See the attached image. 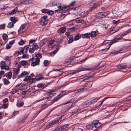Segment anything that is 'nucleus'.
Masks as SVG:
<instances>
[{
	"instance_id": "obj_1",
	"label": "nucleus",
	"mask_w": 131,
	"mask_h": 131,
	"mask_svg": "<svg viewBox=\"0 0 131 131\" xmlns=\"http://www.w3.org/2000/svg\"><path fill=\"white\" fill-rule=\"evenodd\" d=\"M28 62L30 63L31 62V66L35 67L36 66L39 65L40 64L39 60H37L36 58H32L28 60Z\"/></svg>"
},
{
	"instance_id": "obj_2",
	"label": "nucleus",
	"mask_w": 131,
	"mask_h": 131,
	"mask_svg": "<svg viewBox=\"0 0 131 131\" xmlns=\"http://www.w3.org/2000/svg\"><path fill=\"white\" fill-rule=\"evenodd\" d=\"M6 62L4 61H2L0 63V67L1 69H5L8 70L9 69V67L6 64Z\"/></svg>"
},
{
	"instance_id": "obj_3",
	"label": "nucleus",
	"mask_w": 131,
	"mask_h": 131,
	"mask_svg": "<svg viewBox=\"0 0 131 131\" xmlns=\"http://www.w3.org/2000/svg\"><path fill=\"white\" fill-rule=\"evenodd\" d=\"M23 81H29V83L31 84L33 82H35V79L34 78H31V77L30 76H27L23 80Z\"/></svg>"
},
{
	"instance_id": "obj_4",
	"label": "nucleus",
	"mask_w": 131,
	"mask_h": 131,
	"mask_svg": "<svg viewBox=\"0 0 131 131\" xmlns=\"http://www.w3.org/2000/svg\"><path fill=\"white\" fill-rule=\"evenodd\" d=\"M92 85L91 84H89L83 86L82 88L78 90H80V91H85L89 90L91 86Z\"/></svg>"
},
{
	"instance_id": "obj_5",
	"label": "nucleus",
	"mask_w": 131,
	"mask_h": 131,
	"mask_svg": "<svg viewBox=\"0 0 131 131\" xmlns=\"http://www.w3.org/2000/svg\"><path fill=\"white\" fill-rule=\"evenodd\" d=\"M73 9V13L75 15H77L79 13L81 10V7L79 6L74 7Z\"/></svg>"
},
{
	"instance_id": "obj_6",
	"label": "nucleus",
	"mask_w": 131,
	"mask_h": 131,
	"mask_svg": "<svg viewBox=\"0 0 131 131\" xmlns=\"http://www.w3.org/2000/svg\"><path fill=\"white\" fill-rule=\"evenodd\" d=\"M19 63L23 66H25L24 67L26 68H27L28 67V65L30 64V63L28 62V60L27 61L25 60L21 61L19 62Z\"/></svg>"
},
{
	"instance_id": "obj_7",
	"label": "nucleus",
	"mask_w": 131,
	"mask_h": 131,
	"mask_svg": "<svg viewBox=\"0 0 131 131\" xmlns=\"http://www.w3.org/2000/svg\"><path fill=\"white\" fill-rule=\"evenodd\" d=\"M47 16H45L41 18V24L42 25L46 24L47 23Z\"/></svg>"
},
{
	"instance_id": "obj_8",
	"label": "nucleus",
	"mask_w": 131,
	"mask_h": 131,
	"mask_svg": "<svg viewBox=\"0 0 131 131\" xmlns=\"http://www.w3.org/2000/svg\"><path fill=\"white\" fill-rule=\"evenodd\" d=\"M58 8L60 10L65 12L68 10L69 8V6H62L60 5L58 6Z\"/></svg>"
},
{
	"instance_id": "obj_9",
	"label": "nucleus",
	"mask_w": 131,
	"mask_h": 131,
	"mask_svg": "<svg viewBox=\"0 0 131 131\" xmlns=\"http://www.w3.org/2000/svg\"><path fill=\"white\" fill-rule=\"evenodd\" d=\"M105 13H104L102 12H99L96 14V16L97 18H103L104 16H105Z\"/></svg>"
},
{
	"instance_id": "obj_10",
	"label": "nucleus",
	"mask_w": 131,
	"mask_h": 131,
	"mask_svg": "<svg viewBox=\"0 0 131 131\" xmlns=\"http://www.w3.org/2000/svg\"><path fill=\"white\" fill-rule=\"evenodd\" d=\"M92 124L94 127L95 128H98L102 125L101 123L99 122L98 121H94Z\"/></svg>"
},
{
	"instance_id": "obj_11",
	"label": "nucleus",
	"mask_w": 131,
	"mask_h": 131,
	"mask_svg": "<svg viewBox=\"0 0 131 131\" xmlns=\"http://www.w3.org/2000/svg\"><path fill=\"white\" fill-rule=\"evenodd\" d=\"M66 30V28L65 27H62L59 28L57 30V32L59 33H63Z\"/></svg>"
},
{
	"instance_id": "obj_12",
	"label": "nucleus",
	"mask_w": 131,
	"mask_h": 131,
	"mask_svg": "<svg viewBox=\"0 0 131 131\" xmlns=\"http://www.w3.org/2000/svg\"><path fill=\"white\" fill-rule=\"evenodd\" d=\"M90 33H86L84 34L81 35V36L83 38H89L90 37Z\"/></svg>"
},
{
	"instance_id": "obj_13",
	"label": "nucleus",
	"mask_w": 131,
	"mask_h": 131,
	"mask_svg": "<svg viewBox=\"0 0 131 131\" xmlns=\"http://www.w3.org/2000/svg\"><path fill=\"white\" fill-rule=\"evenodd\" d=\"M19 85V84H17V85L15 87V88L13 89L12 90V91L10 92V93L12 94L13 95L14 94L17 92L18 91V89L16 88L17 87H18Z\"/></svg>"
},
{
	"instance_id": "obj_14",
	"label": "nucleus",
	"mask_w": 131,
	"mask_h": 131,
	"mask_svg": "<svg viewBox=\"0 0 131 131\" xmlns=\"http://www.w3.org/2000/svg\"><path fill=\"white\" fill-rule=\"evenodd\" d=\"M28 74V73L26 71H24L19 76H18V78H20L23 77L25 76Z\"/></svg>"
},
{
	"instance_id": "obj_15",
	"label": "nucleus",
	"mask_w": 131,
	"mask_h": 131,
	"mask_svg": "<svg viewBox=\"0 0 131 131\" xmlns=\"http://www.w3.org/2000/svg\"><path fill=\"white\" fill-rule=\"evenodd\" d=\"M68 125L67 124H66L63 125L59 127V129L61 131H64L65 129L68 127Z\"/></svg>"
},
{
	"instance_id": "obj_16",
	"label": "nucleus",
	"mask_w": 131,
	"mask_h": 131,
	"mask_svg": "<svg viewBox=\"0 0 131 131\" xmlns=\"http://www.w3.org/2000/svg\"><path fill=\"white\" fill-rule=\"evenodd\" d=\"M25 27L24 26H21L18 30L19 32L20 33H23L25 32Z\"/></svg>"
},
{
	"instance_id": "obj_17",
	"label": "nucleus",
	"mask_w": 131,
	"mask_h": 131,
	"mask_svg": "<svg viewBox=\"0 0 131 131\" xmlns=\"http://www.w3.org/2000/svg\"><path fill=\"white\" fill-rule=\"evenodd\" d=\"M3 81L4 82V84L5 85H7L10 83L9 81L6 78H4L3 79Z\"/></svg>"
},
{
	"instance_id": "obj_18",
	"label": "nucleus",
	"mask_w": 131,
	"mask_h": 131,
	"mask_svg": "<svg viewBox=\"0 0 131 131\" xmlns=\"http://www.w3.org/2000/svg\"><path fill=\"white\" fill-rule=\"evenodd\" d=\"M12 73L11 72H9L6 75V77L9 79H10L12 77Z\"/></svg>"
},
{
	"instance_id": "obj_19",
	"label": "nucleus",
	"mask_w": 131,
	"mask_h": 131,
	"mask_svg": "<svg viewBox=\"0 0 131 131\" xmlns=\"http://www.w3.org/2000/svg\"><path fill=\"white\" fill-rule=\"evenodd\" d=\"M36 57V59L37 60H39V61L40 62V59L41 58L42 56L41 54H37L35 55Z\"/></svg>"
},
{
	"instance_id": "obj_20",
	"label": "nucleus",
	"mask_w": 131,
	"mask_h": 131,
	"mask_svg": "<svg viewBox=\"0 0 131 131\" xmlns=\"http://www.w3.org/2000/svg\"><path fill=\"white\" fill-rule=\"evenodd\" d=\"M17 8L15 7L12 12L9 13L10 15H13L15 14L17 12Z\"/></svg>"
},
{
	"instance_id": "obj_21",
	"label": "nucleus",
	"mask_w": 131,
	"mask_h": 131,
	"mask_svg": "<svg viewBox=\"0 0 131 131\" xmlns=\"http://www.w3.org/2000/svg\"><path fill=\"white\" fill-rule=\"evenodd\" d=\"M35 49L32 47V45H30V47L29 48V52L31 53H33L35 50Z\"/></svg>"
},
{
	"instance_id": "obj_22",
	"label": "nucleus",
	"mask_w": 131,
	"mask_h": 131,
	"mask_svg": "<svg viewBox=\"0 0 131 131\" xmlns=\"http://www.w3.org/2000/svg\"><path fill=\"white\" fill-rule=\"evenodd\" d=\"M30 47V45L29 44L27 45V46H25L24 47L23 49L25 53H26L28 49H29V47Z\"/></svg>"
},
{
	"instance_id": "obj_23",
	"label": "nucleus",
	"mask_w": 131,
	"mask_h": 131,
	"mask_svg": "<svg viewBox=\"0 0 131 131\" xmlns=\"http://www.w3.org/2000/svg\"><path fill=\"white\" fill-rule=\"evenodd\" d=\"M29 3V1L27 0H21L20 2V4L26 5Z\"/></svg>"
},
{
	"instance_id": "obj_24",
	"label": "nucleus",
	"mask_w": 131,
	"mask_h": 131,
	"mask_svg": "<svg viewBox=\"0 0 131 131\" xmlns=\"http://www.w3.org/2000/svg\"><path fill=\"white\" fill-rule=\"evenodd\" d=\"M86 127V128L88 129H94L93 128L94 127L92 124L87 125Z\"/></svg>"
},
{
	"instance_id": "obj_25",
	"label": "nucleus",
	"mask_w": 131,
	"mask_h": 131,
	"mask_svg": "<svg viewBox=\"0 0 131 131\" xmlns=\"http://www.w3.org/2000/svg\"><path fill=\"white\" fill-rule=\"evenodd\" d=\"M90 101H86L84 104V106L85 107H88L91 104Z\"/></svg>"
},
{
	"instance_id": "obj_26",
	"label": "nucleus",
	"mask_w": 131,
	"mask_h": 131,
	"mask_svg": "<svg viewBox=\"0 0 131 131\" xmlns=\"http://www.w3.org/2000/svg\"><path fill=\"white\" fill-rule=\"evenodd\" d=\"M59 1H54L52 3V5L53 6H57L59 5Z\"/></svg>"
},
{
	"instance_id": "obj_27",
	"label": "nucleus",
	"mask_w": 131,
	"mask_h": 131,
	"mask_svg": "<svg viewBox=\"0 0 131 131\" xmlns=\"http://www.w3.org/2000/svg\"><path fill=\"white\" fill-rule=\"evenodd\" d=\"M14 26V23L12 22L9 23L7 25V27L9 28H12Z\"/></svg>"
},
{
	"instance_id": "obj_28",
	"label": "nucleus",
	"mask_w": 131,
	"mask_h": 131,
	"mask_svg": "<svg viewBox=\"0 0 131 131\" xmlns=\"http://www.w3.org/2000/svg\"><path fill=\"white\" fill-rule=\"evenodd\" d=\"M10 19L12 21V22L14 24L17 21L16 18L14 17H10Z\"/></svg>"
},
{
	"instance_id": "obj_29",
	"label": "nucleus",
	"mask_w": 131,
	"mask_h": 131,
	"mask_svg": "<svg viewBox=\"0 0 131 131\" xmlns=\"http://www.w3.org/2000/svg\"><path fill=\"white\" fill-rule=\"evenodd\" d=\"M97 35V34L95 31H92L90 33V36L92 37H95Z\"/></svg>"
},
{
	"instance_id": "obj_30",
	"label": "nucleus",
	"mask_w": 131,
	"mask_h": 131,
	"mask_svg": "<svg viewBox=\"0 0 131 131\" xmlns=\"http://www.w3.org/2000/svg\"><path fill=\"white\" fill-rule=\"evenodd\" d=\"M73 41V37L72 36H70L68 40V43H70L72 42Z\"/></svg>"
},
{
	"instance_id": "obj_31",
	"label": "nucleus",
	"mask_w": 131,
	"mask_h": 131,
	"mask_svg": "<svg viewBox=\"0 0 131 131\" xmlns=\"http://www.w3.org/2000/svg\"><path fill=\"white\" fill-rule=\"evenodd\" d=\"M32 47L35 49H37L39 47L37 43H34L32 46Z\"/></svg>"
},
{
	"instance_id": "obj_32",
	"label": "nucleus",
	"mask_w": 131,
	"mask_h": 131,
	"mask_svg": "<svg viewBox=\"0 0 131 131\" xmlns=\"http://www.w3.org/2000/svg\"><path fill=\"white\" fill-rule=\"evenodd\" d=\"M89 13L88 11H85L81 13V15L83 17H84L85 16L87 15H88Z\"/></svg>"
},
{
	"instance_id": "obj_33",
	"label": "nucleus",
	"mask_w": 131,
	"mask_h": 131,
	"mask_svg": "<svg viewBox=\"0 0 131 131\" xmlns=\"http://www.w3.org/2000/svg\"><path fill=\"white\" fill-rule=\"evenodd\" d=\"M126 67V66L122 64H120L118 66V68L120 69H124Z\"/></svg>"
},
{
	"instance_id": "obj_34",
	"label": "nucleus",
	"mask_w": 131,
	"mask_h": 131,
	"mask_svg": "<svg viewBox=\"0 0 131 131\" xmlns=\"http://www.w3.org/2000/svg\"><path fill=\"white\" fill-rule=\"evenodd\" d=\"M101 97H96L92 101H90L91 102V104L94 103L95 102H96V101L99 99Z\"/></svg>"
},
{
	"instance_id": "obj_35",
	"label": "nucleus",
	"mask_w": 131,
	"mask_h": 131,
	"mask_svg": "<svg viewBox=\"0 0 131 131\" xmlns=\"http://www.w3.org/2000/svg\"><path fill=\"white\" fill-rule=\"evenodd\" d=\"M44 66L46 67H47L49 64L48 61L47 60H45L43 62Z\"/></svg>"
},
{
	"instance_id": "obj_36",
	"label": "nucleus",
	"mask_w": 131,
	"mask_h": 131,
	"mask_svg": "<svg viewBox=\"0 0 131 131\" xmlns=\"http://www.w3.org/2000/svg\"><path fill=\"white\" fill-rule=\"evenodd\" d=\"M61 97L60 96V95H59L55 97L53 99V102H52V103L55 102L57 101L61 98Z\"/></svg>"
},
{
	"instance_id": "obj_37",
	"label": "nucleus",
	"mask_w": 131,
	"mask_h": 131,
	"mask_svg": "<svg viewBox=\"0 0 131 131\" xmlns=\"http://www.w3.org/2000/svg\"><path fill=\"white\" fill-rule=\"evenodd\" d=\"M81 35L79 36V35H76L74 37V39L75 40H79L81 38Z\"/></svg>"
},
{
	"instance_id": "obj_38",
	"label": "nucleus",
	"mask_w": 131,
	"mask_h": 131,
	"mask_svg": "<svg viewBox=\"0 0 131 131\" xmlns=\"http://www.w3.org/2000/svg\"><path fill=\"white\" fill-rule=\"evenodd\" d=\"M78 70H79V71H82L83 70H89V69L87 68H85L83 67H81L79 68L78 69Z\"/></svg>"
},
{
	"instance_id": "obj_39",
	"label": "nucleus",
	"mask_w": 131,
	"mask_h": 131,
	"mask_svg": "<svg viewBox=\"0 0 131 131\" xmlns=\"http://www.w3.org/2000/svg\"><path fill=\"white\" fill-rule=\"evenodd\" d=\"M39 44L40 46H42L45 44L44 40H41L39 42Z\"/></svg>"
},
{
	"instance_id": "obj_40",
	"label": "nucleus",
	"mask_w": 131,
	"mask_h": 131,
	"mask_svg": "<svg viewBox=\"0 0 131 131\" xmlns=\"http://www.w3.org/2000/svg\"><path fill=\"white\" fill-rule=\"evenodd\" d=\"M37 86L38 88H44L45 87V85L42 84H38Z\"/></svg>"
},
{
	"instance_id": "obj_41",
	"label": "nucleus",
	"mask_w": 131,
	"mask_h": 131,
	"mask_svg": "<svg viewBox=\"0 0 131 131\" xmlns=\"http://www.w3.org/2000/svg\"><path fill=\"white\" fill-rule=\"evenodd\" d=\"M6 25L5 24H3L0 25V29H5Z\"/></svg>"
},
{
	"instance_id": "obj_42",
	"label": "nucleus",
	"mask_w": 131,
	"mask_h": 131,
	"mask_svg": "<svg viewBox=\"0 0 131 131\" xmlns=\"http://www.w3.org/2000/svg\"><path fill=\"white\" fill-rule=\"evenodd\" d=\"M66 93V91H61L60 93L61 96H62L65 95Z\"/></svg>"
},
{
	"instance_id": "obj_43",
	"label": "nucleus",
	"mask_w": 131,
	"mask_h": 131,
	"mask_svg": "<svg viewBox=\"0 0 131 131\" xmlns=\"http://www.w3.org/2000/svg\"><path fill=\"white\" fill-rule=\"evenodd\" d=\"M43 78H44L42 77H39L38 78H36V76L35 77V80H36L37 81H38L40 80Z\"/></svg>"
},
{
	"instance_id": "obj_44",
	"label": "nucleus",
	"mask_w": 131,
	"mask_h": 131,
	"mask_svg": "<svg viewBox=\"0 0 131 131\" xmlns=\"http://www.w3.org/2000/svg\"><path fill=\"white\" fill-rule=\"evenodd\" d=\"M24 104V102H22L19 104H17V106L18 107H20L22 106Z\"/></svg>"
},
{
	"instance_id": "obj_45",
	"label": "nucleus",
	"mask_w": 131,
	"mask_h": 131,
	"mask_svg": "<svg viewBox=\"0 0 131 131\" xmlns=\"http://www.w3.org/2000/svg\"><path fill=\"white\" fill-rule=\"evenodd\" d=\"M7 35L5 34H4L2 36L3 40H5L7 38Z\"/></svg>"
},
{
	"instance_id": "obj_46",
	"label": "nucleus",
	"mask_w": 131,
	"mask_h": 131,
	"mask_svg": "<svg viewBox=\"0 0 131 131\" xmlns=\"http://www.w3.org/2000/svg\"><path fill=\"white\" fill-rule=\"evenodd\" d=\"M98 6V5L96 3H94L91 7L92 9L95 8Z\"/></svg>"
},
{
	"instance_id": "obj_47",
	"label": "nucleus",
	"mask_w": 131,
	"mask_h": 131,
	"mask_svg": "<svg viewBox=\"0 0 131 131\" xmlns=\"http://www.w3.org/2000/svg\"><path fill=\"white\" fill-rule=\"evenodd\" d=\"M8 104H3L2 106V108L5 109L8 107Z\"/></svg>"
},
{
	"instance_id": "obj_48",
	"label": "nucleus",
	"mask_w": 131,
	"mask_h": 131,
	"mask_svg": "<svg viewBox=\"0 0 131 131\" xmlns=\"http://www.w3.org/2000/svg\"><path fill=\"white\" fill-rule=\"evenodd\" d=\"M122 37L120 36V37L116 38L115 39H114L113 41H114V42H117L118 40L121 39Z\"/></svg>"
},
{
	"instance_id": "obj_49",
	"label": "nucleus",
	"mask_w": 131,
	"mask_h": 131,
	"mask_svg": "<svg viewBox=\"0 0 131 131\" xmlns=\"http://www.w3.org/2000/svg\"><path fill=\"white\" fill-rule=\"evenodd\" d=\"M19 50L20 51H18L19 54H21L23 53L24 50L23 48L21 49V50L20 49Z\"/></svg>"
},
{
	"instance_id": "obj_50",
	"label": "nucleus",
	"mask_w": 131,
	"mask_h": 131,
	"mask_svg": "<svg viewBox=\"0 0 131 131\" xmlns=\"http://www.w3.org/2000/svg\"><path fill=\"white\" fill-rule=\"evenodd\" d=\"M86 59H84L78 62L77 63L78 64H81L83 62H84Z\"/></svg>"
},
{
	"instance_id": "obj_51",
	"label": "nucleus",
	"mask_w": 131,
	"mask_h": 131,
	"mask_svg": "<svg viewBox=\"0 0 131 131\" xmlns=\"http://www.w3.org/2000/svg\"><path fill=\"white\" fill-rule=\"evenodd\" d=\"M111 98V97H105V98H104L102 100V101L101 103L99 105V106H100L101 105H102L103 103V102L105 100L108 99V98Z\"/></svg>"
},
{
	"instance_id": "obj_52",
	"label": "nucleus",
	"mask_w": 131,
	"mask_h": 131,
	"mask_svg": "<svg viewBox=\"0 0 131 131\" xmlns=\"http://www.w3.org/2000/svg\"><path fill=\"white\" fill-rule=\"evenodd\" d=\"M25 43L23 40L21 39L19 42L18 44L20 45H22Z\"/></svg>"
},
{
	"instance_id": "obj_53",
	"label": "nucleus",
	"mask_w": 131,
	"mask_h": 131,
	"mask_svg": "<svg viewBox=\"0 0 131 131\" xmlns=\"http://www.w3.org/2000/svg\"><path fill=\"white\" fill-rule=\"evenodd\" d=\"M65 17L64 14L62 15L59 18V20H61L63 19Z\"/></svg>"
},
{
	"instance_id": "obj_54",
	"label": "nucleus",
	"mask_w": 131,
	"mask_h": 131,
	"mask_svg": "<svg viewBox=\"0 0 131 131\" xmlns=\"http://www.w3.org/2000/svg\"><path fill=\"white\" fill-rule=\"evenodd\" d=\"M92 77V76H88L85 77L83 78V81H84L85 80L88 79L89 78H91Z\"/></svg>"
},
{
	"instance_id": "obj_55",
	"label": "nucleus",
	"mask_w": 131,
	"mask_h": 131,
	"mask_svg": "<svg viewBox=\"0 0 131 131\" xmlns=\"http://www.w3.org/2000/svg\"><path fill=\"white\" fill-rule=\"evenodd\" d=\"M62 39L61 38H59L57 39L56 41L58 44L60 43L62 41Z\"/></svg>"
},
{
	"instance_id": "obj_56",
	"label": "nucleus",
	"mask_w": 131,
	"mask_h": 131,
	"mask_svg": "<svg viewBox=\"0 0 131 131\" xmlns=\"http://www.w3.org/2000/svg\"><path fill=\"white\" fill-rule=\"evenodd\" d=\"M20 69H19L17 68L15 70V73L16 74H18L19 72Z\"/></svg>"
},
{
	"instance_id": "obj_57",
	"label": "nucleus",
	"mask_w": 131,
	"mask_h": 131,
	"mask_svg": "<svg viewBox=\"0 0 131 131\" xmlns=\"http://www.w3.org/2000/svg\"><path fill=\"white\" fill-rule=\"evenodd\" d=\"M59 49L58 48H57L55 50H54L52 52V53H53V54H55L58 51Z\"/></svg>"
},
{
	"instance_id": "obj_58",
	"label": "nucleus",
	"mask_w": 131,
	"mask_h": 131,
	"mask_svg": "<svg viewBox=\"0 0 131 131\" xmlns=\"http://www.w3.org/2000/svg\"><path fill=\"white\" fill-rule=\"evenodd\" d=\"M51 126L49 124L46 126L44 127V129L46 130L50 126Z\"/></svg>"
},
{
	"instance_id": "obj_59",
	"label": "nucleus",
	"mask_w": 131,
	"mask_h": 131,
	"mask_svg": "<svg viewBox=\"0 0 131 131\" xmlns=\"http://www.w3.org/2000/svg\"><path fill=\"white\" fill-rule=\"evenodd\" d=\"M48 10L45 9H43L41 10L42 13H47Z\"/></svg>"
},
{
	"instance_id": "obj_60",
	"label": "nucleus",
	"mask_w": 131,
	"mask_h": 131,
	"mask_svg": "<svg viewBox=\"0 0 131 131\" xmlns=\"http://www.w3.org/2000/svg\"><path fill=\"white\" fill-rule=\"evenodd\" d=\"M47 13L48 15H51V14H52L53 13V12L52 11H51V10L49 11L48 10Z\"/></svg>"
},
{
	"instance_id": "obj_61",
	"label": "nucleus",
	"mask_w": 131,
	"mask_h": 131,
	"mask_svg": "<svg viewBox=\"0 0 131 131\" xmlns=\"http://www.w3.org/2000/svg\"><path fill=\"white\" fill-rule=\"evenodd\" d=\"M48 106V105H47L46 104H45L42 105V108L43 109H44L45 108H46Z\"/></svg>"
},
{
	"instance_id": "obj_62",
	"label": "nucleus",
	"mask_w": 131,
	"mask_h": 131,
	"mask_svg": "<svg viewBox=\"0 0 131 131\" xmlns=\"http://www.w3.org/2000/svg\"><path fill=\"white\" fill-rule=\"evenodd\" d=\"M78 112V110L75 111L73 112L72 113V115H75L76 114H77Z\"/></svg>"
},
{
	"instance_id": "obj_63",
	"label": "nucleus",
	"mask_w": 131,
	"mask_h": 131,
	"mask_svg": "<svg viewBox=\"0 0 131 131\" xmlns=\"http://www.w3.org/2000/svg\"><path fill=\"white\" fill-rule=\"evenodd\" d=\"M36 40L35 39H30L29 41V42L30 43H32L33 42H35Z\"/></svg>"
},
{
	"instance_id": "obj_64",
	"label": "nucleus",
	"mask_w": 131,
	"mask_h": 131,
	"mask_svg": "<svg viewBox=\"0 0 131 131\" xmlns=\"http://www.w3.org/2000/svg\"><path fill=\"white\" fill-rule=\"evenodd\" d=\"M15 42V41L14 40H12L9 43V44L10 45H12Z\"/></svg>"
}]
</instances>
